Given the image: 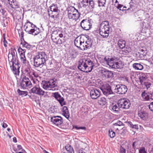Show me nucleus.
<instances>
[{"label":"nucleus","instance_id":"58","mask_svg":"<svg viewBox=\"0 0 153 153\" xmlns=\"http://www.w3.org/2000/svg\"><path fill=\"white\" fill-rule=\"evenodd\" d=\"M137 145V142L136 141L134 142L132 144L133 148L135 149L136 148V146Z\"/></svg>","mask_w":153,"mask_h":153},{"label":"nucleus","instance_id":"39","mask_svg":"<svg viewBox=\"0 0 153 153\" xmlns=\"http://www.w3.org/2000/svg\"><path fill=\"white\" fill-rule=\"evenodd\" d=\"M21 44H22L23 46L27 48H30L31 47V45H30L27 42L25 41H24L23 42L22 41Z\"/></svg>","mask_w":153,"mask_h":153},{"label":"nucleus","instance_id":"23","mask_svg":"<svg viewBox=\"0 0 153 153\" xmlns=\"http://www.w3.org/2000/svg\"><path fill=\"white\" fill-rule=\"evenodd\" d=\"M62 114L66 118L68 119L69 118L70 114L67 107L64 106L62 109Z\"/></svg>","mask_w":153,"mask_h":153},{"label":"nucleus","instance_id":"6","mask_svg":"<svg viewBox=\"0 0 153 153\" xmlns=\"http://www.w3.org/2000/svg\"><path fill=\"white\" fill-rule=\"evenodd\" d=\"M20 86L21 89H24L31 87L32 85L29 78L26 76H24L21 81Z\"/></svg>","mask_w":153,"mask_h":153},{"label":"nucleus","instance_id":"46","mask_svg":"<svg viewBox=\"0 0 153 153\" xmlns=\"http://www.w3.org/2000/svg\"><path fill=\"white\" fill-rule=\"evenodd\" d=\"M6 11H5L3 6L1 8H0V13H1L2 15H4Z\"/></svg>","mask_w":153,"mask_h":153},{"label":"nucleus","instance_id":"15","mask_svg":"<svg viewBox=\"0 0 153 153\" xmlns=\"http://www.w3.org/2000/svg\"><path fill=\"white\" fill-rule=\"evenodd\" d=\"M32 93H35L39 95H43L45 93L44 91H43L39 86H34L31 89Z\"/></svg>","mask_w":153,"mask_h":153},{"label":"nucleus","instance_id":"55","mask_svg":"<svg viewBox=\"0 0 153 153\" xmlns=\"http://www.w3.org/2000/svg\"><path fill=\"white\" fill-rule=\"evenodd\" d=\"M32 72L31 71L29 72H27V74H26V76H27L28 77H31V75L32 74Z\"/></svg>","mask_w":153,"mask_h":153},{"label":"nucleus","instance_id":"43","mask_svg":"<svg viewBox=\"0 0 153 153\" xmlns=\"http://www.w3.org/2000/svg\"><path fill=\"white\" fill-rule=\"evenodd\" d=\"M123 123L120 121H118L117 123H115L113 124L114 127L115 128V126H123Z\"/></svg>","mask_w":153,"mask_h":153},{"label":"nucleus","instance_id":"64","mask_svg":"<svg viewBox=\"0 0 153 153\" xmlns=\"http://www.w3.org/2000/svg\"><path fill=\"white\" fill-rule=\"evenodd\" d=\"M3 1L2 0H0V8H1L2 7L3 5L2 4V3H3Z\"/></svg>","mask_w":153,"mask_h":153},{"label":"nucleus","instance_id":"16","mask_svg":"<svg viewBox=\"0 0 153 153\" xmlns=\"http://www.w3.org/2000/svg\"><path fill=\"white\" fill-rule=\"evenodd\" d=\"M90 94L91 97L94 99H97L100 96V93L99 90L94 89L90 91Z\"/></svg>","mask_w":153,"mask_h":153},{"label":"nucleus","instance_id":"45","mask_svg":"<svg viewBox=\"0 0 153 153\" xmlns=\"http://www.w3.org/2000/svg\"><path fill=\"white\" fill-rule=\"evenodd\" d=\"M88 6H90L92 8H93L94 7V3L93 0H90L89 3H88Z\"/></svg>","mask_w":153,"mask_h":153},{"label":"nucleus","instance_id":"22","mask_svg":"<svg viewBox=\"0 0 153 153\" xmlns=\"http://www.w3.org/2000/svg\"><path fill=\"white\" fill-rule=\"evenodd\" d=\"M28 33L30 34L35 36L38 34L40 32L39 28L36 27V29H31L30 30H28Z\"/></svg>","mask_w":153,"mask_h":153},{"label":"nucleus","instance_id":"38","mask_svg":"<svg viewBox=\"0 0 153 153\" xmlns=\"http://www.w3.org/2000/svg\"><path fill=\"white\" fill-rule=\"evenodd\" d=\"M143 83H141V85L143 86V87L145 88V87L147 89H148L149 88L151 85V84L150 83L148 82L147 81H145L143 82Z\"/></svg>","mask_w":153,"mask_h":153},{"label":"nucleus","instance_id":"7","mask_svg":"<svg viewBox=\"0 0 153 153\" xmlns=\"http://www.w3.org/2000/svg\"><path fill=\"white\" fill-rule=\"evenodd\" d=\"M118 105L120 108L126 109L130 107L131 103L128 100L121 99L118 101Z\"/></svg>","mask_w":153,"mask_h":153},{"label":"nucleus","instance_id":"29","mask_svg":"<svg viewBox=\"0 0 153 153\" xmlns=\"http://www.w3.org/2000/svg\"><path fill=\"white\" fill-rule=\"evenodd\" d=\"M87 40L85 42L86 44V47L87 48H90L92 46V41L91 39L89 38V36L87 37Z\"/></svg>","mask_w":153,"mask_h":153},{"label":"nucleus","instance_id":"40","mask_svg":"<svg viewBox=\"0 0 153 153\" xmlns=\"http://www.w3.org/2000/svg\"><path fill=\"white\" fill-rule=\"evenodd\" d=\"M128 125L129 127L133 128L136 129H137L138 128L137 125H133L131 122L129 121L128 122Z\"/></svg>","mask_w":153,"mask_h":153},{"label":"nucleus","instance_id":"20","mask_svg":"<svg viewBox=\"0 0 153 153\" xmlns=\"http://www.w3.org/2000/svg\"><path fill=\"white\" fill-rule=\"evenodd\" d=\"M148 74L147 73H141L140 74L139 79L141 84L143 83V82L146 81L147 79Z\"/></svg>","mask_w":153,"mask_h":153},{"label":"nucleus","instance_id":"62","mask_svg":"<svg viewBox=\"0 0 153 153\" xmlns=\"http://www.w3.org/2000/svg\"><path fill=\"white\" fill-rule=\"evenodd\" d=\"M3 43H4V45L5 47H6L7 45H6V44L7 43V42L6 41L5 39V38H4V40L3 41Z\"/></svg>","mask_w":153,"mask_h":153},{"label":"nucleus","instance_id":"25","mask_svg":"<svg viewBox=\"0 0 153 153\" xmlns=\"http://www.w3.org/2000/svg\"><path fill=\"white\" fill-rule=\"evenodd\" d=\"M149 93H146L145 91L143 92L141 94L142 99L143 101H148L150 100V96Z\"/></svg>","mask_w":153,"mask_h":153},{"label":"nucleus","instance_id":"32","mask_svg":"<svg viewBox=\"0 0 153 153\" xmlns=\"http://www.w3.org/2000/svg\"><path fill=\"white\" fill-rule=\"evenodd\" d=\"M98 102L100 105H105L106 103V99L104 97H102L98 100Z\"/></svg>","mask_w":153,"mask_h":153},{"label":"nucleus","instance_id":"44","mask_svg":"<svg viewBox=\"0 0 153 153\" xmlns=\"http://www.w3.org/2000/svg\"><path fill=\"white\" fill-rule=\"evenodd\" d=\"M12 7L14 9L19 8V5L16 2H13V4L12 5Z\"/></svg>","mask_w":153,"mask_h":153},{"label":"nucleus","instance_id":"11","mask_svg":"<svg viewBox=\"0 0 153 153\" xmlns=\"http://www.w3.org/2000/svg\"><path fill=\"white\" fill-rule=\"evenodd\" d=\"M50 8L51 12V16L53 18H57L59 11L58 9L57 5L53 4L51 6Z\"/></svg>","mask_w":153,"mask_h":153},{"label":"nucleus","instance_id":"26","mask_svg":"<svg viewBox=\"0 0 153 153\" xmlns=\"http://www.w3.org/2000/svg\"><path fill=\"white\" fill-rule=\"evenodd\" d=\"M126 43V42L125 40L121 39L118 41L117 44L120 48L123 49L125 47Z\"/></svg>","mask_w":153,"mask_h":153},{"label":"nucleus","instance_id":"9","mask_svg":"<svg viewBox=\"0 0 153 153\" xmlns=\"http://www.w3.org/2000/svg\"><path fill=\"white\" fill-rule=\"evenodd\" d=\"M91 19H89L83 20L80 23L81 27L86 30H89L91 27Z\"/></svg>","mask_w":153,"mask_h":153},{"label":"nucleus","instance_id":"54","mask_svg":"<svg viewBox=\"0 0 153 153\" xmlns=\"http://www.w3.org/2000/svg\"><path fill=\"white\" fill-rule=\"evenodd\" d=\"M126 149L123 147L120 148V153H126Z\"/></svg>","mask_w":153,"mask_h":153},{"label":"nucleus","instance_id":"33","mask_svg":"<svg viewBox=\"0 0 153 153\" xmlns=\"http://www.w3.org/2000/svg\"><path fill=\"white\" fill-rule=\"evenodd\" d=\"M82 41L78 38L75 39L74 40V44L77 47L79 48L80 46L82 44Z\"/></svg>","mask_w":153,"mask_h":153},{"label":"nucleus","instance_id":"8","mask_svg":"<svg viewBox=\"0 0 153 153\" xmlns=\"http://www.w3.org/2000/svg\"><path fill=\"white\" fill-rule=\"evenodd\" d=\"M103 94L105 95L108 96L109 94H114L111 90V87L108 84H105L102 85L100 88Z\"/></svg>","mask_w":153,"mask_h":153},{"label":"nucleus","instance_id":"31","mask_svg":"<svg viewBox=\"0 0 153 153\" xmlns=\"http://www.w3.org/2000/svg\"><path fill=\"white\" fill-rule=\"evenodd\" d=\"M65 148L67 151V153H74V151L71 146L69 144H67L65 146Z\"/></svg>","mask_w":153,"mask_h":153},{"label":"nucleus","instance_id":"41","mask_svg":"<svg viewBox=\"0 0 153 153\" xmlns=\"http://www.w3.org/2000/svg\"><path fill=\"white\" fill-rule=\"evenodd\" d=\"M90 0H82V6L85 7L87 6H88Z\"/></svg>","mask_w":153,"mask_h":153},{"label":"nucleus","instance_id":"24","mask_svg":"<svg viewBox=\"0 0 153 153\" xmlns=\"http://www.w3.org/2000/svg\"><path fill=\"white\" fill-rule=\"evenodd\" d=\"M138 115L141 119L145 120L148 117V114L144 111H139L138 113Z\"/></svg>","mask_w":153,"mask_h":153},{"label":"nucleus","instance_id":"60","mask_svg":"<svg viewBox=\"0 0 153 153\" xmlns=\"http://www.w3.org/2000/svg\"><path fill=\"white\" fill-rule=\"evenodd\" d=\"M32 74L34 76V77H35V78H36L39 77V76L38 75V74L34 72H32Z\"/></svg>","mask_w":153,"mask_h":153},{"label":"nucleus","instance_id":"49","mask_svg":"<svg viewBox=\"0 0 153 153\" xmlns=\"http://www.w3.org/2000/svg\"><path fill=\"white\" fill-rule=\"evenodd\" d=\"M25 71L26 72H29L31 71V67L30 65H28L27 66V68L25 70Z\"/></svg>","mask_w":153,"mask_h":153},{"label":"nucleus","instance_id":"27","mask_svg":"<svg viewBox=\"0 0 153 153\" xmlns=\"http://www.w3.org/2000/svg\"><path fill=\"white\" fill-rule=\"evenodd\" d=\"M100 35L104 38H107L109 35V31H107L106 30H99Z\"/></svg>","mask_w":153,"mask_h":153},{"label":"nucleus","instance_id":"61","mask_svg":"<svg viewBox=\"0 0 153 153\" xmlns=\"http://www.w3.org/2000/svg\"><path fill=\"white\" fill-rule=\"evenodd\" d=\"M30 27H31L32 28H33V29L36 28V25L33 24L32 23H30Z\"/></svg>","mask_w":153,"mask_h":153},{"label":"nucleus","instance_id":"4","mask_svg":"<svg viewBox=\"0 0 153 153\" xmlns=\"http://www.w3.org/2000/svg\"><path fill=\"white\" fill-rule=\"evenodd\" d=\"M42 84L43 88L45 90H56L58 89L56 82L53 79H50L49 81H43Z\"/></svg>","mask_w":153,"mask_h":153},{"label":"nucleus","instance_id":"63","mask_svg":"<svg viewBox=\"0 0 153 153\" xmlns=\"http://www.w3.org/2000/svg\"><path fill=\"white\" fill-rule=\"evenodd\" d=\"M123 6V5L121 4H118V6L117 7V8L119 9L120 10H121V9H120Z\"/></svg>","mask_w":153,"mask_h":153},{"label":"nucleus","instance_id":"3","mask_svg":"<svg viewBox=\"0 0 153 153\" xmlns=\"http://www.w3.org/2000/svg\"><path fill=\"white\" fill-rule=\"evenodd\" d=\"M47 58V55L45 52L38 53L33 58L34 66L36 67H42L45 65Z\"/></svg>","mask_w":153,"mask_h":153},{"label":"nucleus","instance_id":"36","mask_svg":"<svg viewBox=\"0 0 153 153\" xmlns=\"http://www.w3.org/2000/svg\"><path fill=\"white\" fill-rule=\"evenodd\" d=\"M79 48H80L82 50H85L88 48L86 47V44L85 42H82V44Z\"/></svg>","mask_w":153,"mask_h":153},{"label":"nucleus","instance_id":"47","mask_svg":"<svg viewBox=\"0 0 153 153\" xmlns=\"http://www.w3.org/2000/svg\"><path fill=\"white\" fill-rule=\"evenodd\" d=\"M139 153H147L144 147L141 148L139 150Z\"/></svg>","mask_w":153,"mask_h":153},{"label":"nucleus","instance_id":"1","mask_svg":"<svg viewBox=\"0 0 153 153\" xmlns=\"http://www.w3.org/2000/svg\"><path fill=\"white\" fill-rule=\"evenodd\" d=\"M94 65L90 59H82L79 61L78 68L80 70L88 73L91 72Z\"/></svg>","mask_w":153,"mask_h":153},{"label":"nucleus","instance_id":"52","mask_svg":"<svg viewBox=\"0 0 153 153\" xmlns=\"http://www.w3.org/2000/svg\"><path fill=\"white\" fill-rule=\"evenodd\" d=\"M5 134H6V135H7V136H6V137L7 136H8L10 138L11 136L7 132H6L5 133H3V134H2L1 135H2V137L4 138H5V137H4V136H5Z\"/></svg>","mask_w":153,"mask_h":153},{"label":"nucleus","instance_id":"48","mask_svg":"<svg viewBox=\"0 0 153 153\" xmlns=\"http://www.w3.org/2000/svg\"><path fill=\"white\" fill-rule=\"evenodd\" d=\"M32 78L33 83L34 84H36V85H37L38 84L39 82V81L36 78H33V77H32Z\"/></svg>","mask_w":153,"mask_h":153},{"label":"nucleus","instance_id":"34","mask_svg":"<svg viewBox=\"0 0 153 153\" xmlns=\"http://www.w3.org/2000/svg\"><path fill=\"white\" fill-rule=\"evenodd\" d=\"M112 109L115 111H118L120 108L118 105V102L115 104H113L112 105Z\"/></svg>","mask_w":153,"mask_h":153},{"label":"nucleus","instance_id":"10","mask_svg":"<svg viewBox=\"0 0 153 153\" xmlns=\"http://www.w3.org/2000/svg\"><path fill=\"white\" fill-rule=\"evenodd\" d=\"M114 90L115 92L118 94H124L127 92V88L124 85L118 84L116 86Z\"/></svg>","mask_w":153,"mask_h":153},{"label":"nucleus","instance_id":"5","mask_svg":"<svg viewBox=\"0 0 153 153\" xmlns=\"http://www.w3.org/2000/svg\"><path fill=\"white\" fill-rule=\"evenodd\" d=\"M68 17L70 19L76 21L79 17L80 13L74 7L70 6L68 8Z\"/></svg>","mask_w":153,"mask_h":153},{"label":"nucleus","instance_id":"12","mask_svg":"<svg viewBox=\"0 0 153 153\" xmlns=\"http://www.w3.org/2000/svg\"><path fill=\"white\" fill-rule=\"evenodd\" d=\"M51 120L54 124L58 126H60L63 122L62 118L59 116H55L51 117Z\"/></svg>","mask_w":153,"mask_h":153},{"label":"nucleus","instance_id":"53","mask_svg":"<svg viewBox=\"0 0 153 153\" xmlns=\"http://www.w3.org/2000/svg\"><path fill=\"white\" fill-rule=\"evenodd\" d=\"M149 107L151 111H153V102H151L149 105Z\"/></svg>","mask_w":153,"mask_h":153},{"label":"nucleus","instance_id":"50","mask_svg":"<svg viewBox=\"0 0 153 153\" xmlns=\"http://www.w3.org/2000/svg\"><path fill=\"white\" fill-rule=\"evenodd\" d=\"M19 35L21 36V39H23V37H24V32L22 30H21L20 32L19 31Z\"/></svg>","mask_w":153,"mask_h":153},{"label":"nucleus","instance_id":"37","mask_svg":"<svg viewBox=\"0 0 153 153\" xmlns=\"http://www.w3.org/2000/svg\"><path fill=\"white\" fill-rule=\"evenodd\" d=\"M97 2L99 7H104V5L106 3V0H98Z\"/></svg>","mask_w":153,"mask_h":153},{"label":"nucleus","instance_id":"42","mask_svg":"<svg viewBox=\"0 0 153 153\" xmlns=\"http://www.w3.org/2000/svg\"><path fill=\"white\" fill-rule=\"evenodd\" d=\"M109 134L110 137L111 138L114 137L115 135V133L111 129L109 130Z\"/></svg>","mask_w":153,"mask_h":153},{"label":"nucleus","instance_id":"30","mask_svg":"<svg viewBox=\"0 0 153 153\" xmlns=\"http://www.w3.org/2000/svg\"><path fill=\"white\" fill-rule=\"evenodd\" d=\"M30 22L28 20H27L25 23L24 26V28H25V30L28 33V30H30Z\"/></svg>","mask_w":153,"mask_h":153},{"label":"nucleus","instance_id":"59","mask_svg":"<svg viewBox=\"0 0 153 153\" xmlns=\"http://www.w3.org/2000/svg\"><path fill=\"white\" fill-rule=\"evenodd\" d=\"M149 95L150 96V100H153V92L152 93H149Z\"/></svg>","mask_w":153,"mask_h":153},{"label":"nucleus","instance_id":"57","mask_svg":"<svg viewBox=\"0 0 153 153\" xmlns=\"http://www.w3.org/2000/svg\"><path fill=\"white\" fill-rule=\"evenodd\" d=\"M76 54H71V59H74L75 58H76Z\"/></svg>","mask_w":153,"mask_h":153},{"label":"nucleus","instance_id":"19","mask_svg":"<svg viewBox=\"0 0 153 153\" xmlns=\"http://www.w3.org/2000/svg\"><path fill=\"white\" fill-rule=\"evenodd\" d=\"M15 52L16 53V50L14 49H12L10 53L8 55V59H9L10 57H12V58L11 59V62H16V56L15 55Z\"/></svg>","mask_w":153,"mask_h":153},{"label":"nucleus","instance_id":"17","mask_svg":"<svg viewBox=\"0 0 153 153\" xmlns=\"http://www.w3.org/2000/svg\"><path fill=\"white\" fill-rule=\"evenodd\" d=\"M99 30H106L107 31H109V27L108 22V21H104L100 25Z\"/></svg>","mask_w":153,"mask_h":153},{"label":"nucleus","instance_id":"28","mask_svg":"<svg viewBox=\"0 0 153 153\" xmlns=\"http://www.w3.org/2000/svg\"><path fill=\"white\" fill-rule=\"evenodd\" d=\"M133 67L136 70H142L143 68V66L140 64L134 63L133 64Z\"/></svg>","mask_w":153,"mask_h":153},{"label":"nucleus","instance_id":"2","mask_svg":"<svg viewBox=\"0 0 153 153\" xmlns=\"http://www.w3.org/2000/svg\"><path fill=\"white\" fill-rule=\"evenodd\" d=\"M104 60L107 65L112 68L120 69L122 68V62L117 57L105 56Z\"/></svg>","mask_w":153,"mask_h":153},{"label":"nucleus","instance_id":"13","mask_svg":"<svg viewBox=\"0 0 153 153\" xmlns=\"http://www.w3.org/2000/svg\"><path fill=\"white\" fill-rule=\"evenodd\" d=\"M18 52L20 53V60L21 62L24 64L28 63V62L26 60L25 56V51L22 49L21 48H19L18 50Z\"/></svg>","mask_w":153,"mask_h":153},{"label":"nucleus","instance_id":"35","mask_svg":"<svg viewBox=\"0 0 153 153\" xmlns=\"http://www.w3.org/2000/svg\"><path fill=\"white\" fill-rule=\"evenodd\" d=\"M17 92L19 95H21L22 97L25 96L27 95L28 93L27 92V91H21L19 89L17 90Z\"/></svg>","mask_w":153,"mask_h":153},{"label":"nucleus","instance_id":"14","mask_svg":"<svg viewBox=\"0 0 153 153\" xmlns=\"http://www.w3.org/2000/svg\"><path fill=\"white\" fill-rule=\"evenodd\" d=\"M53 96L59 102L61 106L65 105V102L64 101V98L62 97L58 92L53 93Z\"/></svg>","mask_w":153,"mask_h":153},{"label":"nucleus","instance_id":"21","mask_svg":"<svg viewBox=\"0 0 153 153\" xmlns=\"http://www.w3.org/2000/svg\"><path fill=\"white\" fill-rule=\"evenodd\" d=\"M102 73L105 77L107 78H110L113 76L112 72L106 69H105L102 70Z\"/></svg>","mask_w":153,"mask_h":153},{"label":"nucleus","instance_id":"18","mask_svg":"<svg viewBox=\"0 0 153 153\" xmlns=\"http://www.w3.org/2000/svg\"><path fill=\"white\" fill-rule=\"evenodd\" d=\"M12 71L13 73L16 75H18L19 73V69L20 67L19 64L17 62H12Z\"/></svg>","mask_w":153,"mask_h":153},{"label":"nucleus","instance_id":"56","mask_svg":"<svg viewBox=\"0 0 153 153\" xmlns=\"http://www.w3.org/2000/svg\"><path fill=\"white\" fill-rule=\"evenodd\" d=\"M85 149L82 148H81L79 150L78 153H86L84 152Z\"/></svg>","mask_w":153,"mask_h":153},{"label":"nucleus","instance_id":"51","mask_svg":"<svg viewBox=\"0 0 153 153\" xmlns=\"http://www.w3.org/2000/svg\"><path fill=\"white\" fill-rule=\"evenodd\" d=\"M74 128L76 129H82L83 130H86V128L85 127H78L77 126H75L74 127Z\"/></svg>","mask_w":153,"mask_h":153}]
</instances>
